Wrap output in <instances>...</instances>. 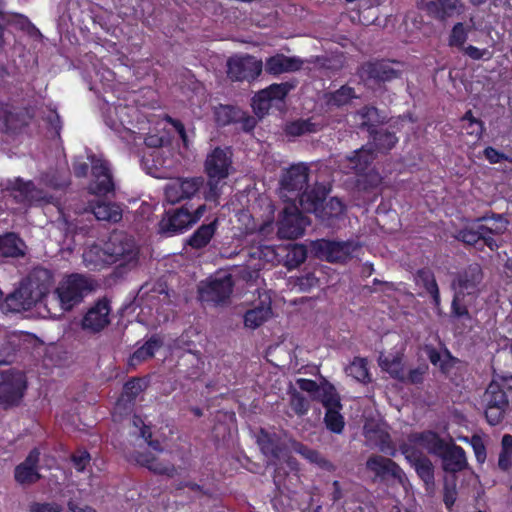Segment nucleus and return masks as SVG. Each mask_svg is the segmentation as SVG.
<instances>
[{"instance_id":"nucleus-1","label":"nucleus","mask_w":512,"mask_h":512,"mask_svg":"<svg viewBox=\"0 0 512 512\" xmlns=\"http://www.w3.org/2000/svg\"><path fill=\"white\" fill-rule=\"evenodd\" d=\"M51 276L45 269L34 271L4 301V311L20 313L40 303L49 292Z\"/></svg>"},{"instance_id":"nucleus-2","label":"nucleus","mask_w":512,"mask_h":512,"mask_svg":"<svg viewBox=\"0 0 512 512\" xmlns=\"http://www.w3.org/2000/svg\"><path fill=\"white\" fill-rule=\"evenodd\" d=\"M482 280L481 268L478 265L470 266L453 282L455 291L452 302V312L457 317L468 316L467 306L474 299L477 287Z\"/></svg>"},{"instance_id":"nucleus-3","label":"nucleus","mask_w":512,"mask_h":512,"mask_svg":"<svg viewBox=\"0 0 512 512\" xmlns=\"http://www.w3.org/2000/svg\"><path fill=\"white\" fill-rule=\"evenodd\" d=\"M93 288L94 284L90 278L80 274H71L60 281L55 294L61 309L68 311L80 303Z\"/></svg>"},{"instance_id":"nucleus-4","label":"nucleus","mask_w":512,"mask_h":512,"mask_svg":"<svg viewBox=\"0 0 512 512\" xmlns=\"http://www.w3.org/2000/svg\"><path fill=\"white\" fill-rule=\"evenodd\" d=\"M326 193V187L321 186L313 195L311 193L303 194L300 198L301 208L306 212L314 213L318 218L327 222L341 217L345 210L343 203L338 198H330L323 203Z\"/></svg>"},{"instance_id":"nucleus-5","label":"nucleus","mask_w":512,"mask_h":512,"mask_svg":"<svg viewBox=\"0 0 512 512\" xmlns=\"http://www.w3.org/2000/svg\"><path fill=\"white\" fill-rule=\"evenodd\" d=\"M111 264L134 267L138 260V249L132 237L125 233H113L105 243Z\"/></svg>"},{"instance_id":"nucleus-6","label":"nucleus","mask_w":512,"mask_h":512,"mask_svg":"<svg viewBox=\"0 0 512 512\" xmlns=\"http://www.w3.org/2000/svg\"><path fill=\"white\" fill-rule=\"evenodd\" d=\"M307 181L308 167L306 165L298 164L291 166L284 173L281 179V197L285 201L295 202L296 200H298V202L300 203V198L303 194L311 193L313 195L317 190H304L307 186Z\"/></svg>"},{"instance_id":"nucleus-7","label":"nucleus","mask_w":512,"mask_h":512,"mask_svg":"<svg viewBox=\"0 0 512 512\" xmlns=\"http://www.w3.org/2000/svg\"><path fill=\"white\" fill-rule=\"evenodd\" d=\"M374 159V153L370 146H364L358 151H355L353 155L345 157V166L343 167L345 172L354 171L361 178L358 179L359 185L363 188L375 187L380 184L381 177L374 171L370 170L367 174L362 173L368 168L369 164Z\"/></svg>"},{"instance_id":"nucleus-8","label":"nucleus","mask_w":512,"mask_h":512,"mask_svg":"<svg viewBox=\"0 0 512 512\" xmlns=\"http://www.w3.org/2000/svg\"><path fill=\"white\" fill-rule=\"evenodd\" d=\"M26 389V379L22 372L12 369L0 370V406L17 404Z\"/></svg>"},{"instance_id":"nucleus-9","label":"nucleus","mask_w":512,"mask_h":512,"mask_svg":"<svg viewBox=\"0 0 512 512\" xmlns=\"http://www.w3.org/2000/svg\"><path fill=\"white\" fill-rule=\"evenodd\" d=\"M316 255L328 262H346L351 259L360 248L355 241L317 240L313 244Z\"/></svg>"},{"instance_id":"nucleus-10","label":"nucleus","mask_w":512,"mask_h":512,"mask_svg":"<svg viewBox=\"0 0 512 512\" xmlns=\"http://www.w3.org/2000/svg\"><path fill=\"white\" fill-rule=\"evenodd\" d=\"M308 219L303 216L295 202L284 207L278 220V236L282 239H297L302 236Z\"/></svg>"},{"instance_id":"nucleus-11","label":"nucleus","mask_w":512,"mask_h":512,"mask_svg":"<svg viewBox=\"0 0 512 512\" xmlns=\"http://www.w3.org/2000/svg\"><path fill=\"white\" fill-rule=\"evenodd\" d=\"M136 109L133 107L118 105L109 108L106 115V124L126 142H136V131L127 127V124H132L131 118L136 114Z\"/></svg>"},{"instance_id":"nucleus-12","label":"nucleus","mask_w":512,"mask_h":512,"mask_svg":"<svg viewBox=\"0 0 512 512\" xmlns=\"http://www.w3.org/2000/svg\"><path fill=\"white\" fill-rule=\"evenodd\" d=\"M233 282L231 275L220 273L202 283L199 288L200 297L203 301L215 303L224 302L232 293Z\"/></svg>"},{"instance_id":"nucleus-13","label":"nucleus","mask_w":512,"mask_h":512,"mask_svg":"<svg viewBox=\"0 0 512 512\" xmlns=\"http://www.w3.org/2000/svg\"><path fill=\"white\" fill-rule=\"evenodd\" d=\"M227 73L232 80L255 79L263 68L261 60L251 55L231 57L227 62Z\"/></svg>"},{"instance_id":"nucleus-14","label":"nucleus","mask_w":512,"mask_h":512,"mask_svg":"<svg viewBox=\"0 0 512 512\" xmlns=\"http://www.w3.org/2000/svg\"><path fill=\"white\" fill-rule=\"evenodd\" d=\"M364 436L369 446L377 447L381 452L390 456L396 455V450L391 443L387 425L382 420H367L364 425Z\"/></svg>"},{"instance_id":"nucleus-15","label":"nucleus","mask_w":512,"mask_h":512,"mask_svg":"<svg viewBox=\"0 0 512 512\" xmlns=\"http://www.w3.org/2000/svg\"><path fill=\"white\" fill-rule=\"evenodd\" d=\"M289 83H275L256 94L252 101V107L258 117H263L275 102H281L292 89Z\"/></svg>"},{"instance_id":"nucleus-16","label":"nucleus","mask_w":512,"mask_h":512,"mask_svg":"<svg viewBox=\"0 0 512 512\" xmlns=\"http://www.w3.org/2000/svg\"><path fill=\"white\" fill-rule=\"evenodd\" d=\"M89 159L93 176V181L89 186L90 192L95 195H106L113 191L114 183L107 161L96 155L90 156Z\"/></svg>"},{"instance_id":"nucleus-17","label":"nucleus","mask_w":512,"mask_h":512,"mask_svg":"<svg viewBox=\"0 0 512 512\" xmlns=\"http://www.w3.org/2000/svg\"><path fill=\"white\" fill-rule=\"evenodd\" d=\"M202 177L179 178L167 183L164 189L168 202L175 204L183 199L193 197L203 186Z\"/></svg>"},{"instance_id":"nucleus-18","label":"nucleus","mask_w":512,"mask_h":512,"mask_svg":"<svg viewBox=\"0 0 512 512\" xmlns=\"http://www.w3.org/2000/svg\"><path fill=\"white\" fill-rule=\"evenodd\" d=\"M150 157L152 164L149 173L156 178L168 177L179 163L178 156L170 145L154 150Z\"/></svg>"},{"instance_id":"nucleus-19","label":"nucleus","mask_w":512,"mask_h":512,"mask_svg":"<svg viewBox=\"0 0 512 512\" xmlns=\"http://www.w3.org/2000/svg\"><path fill=\"white\" fill-rule=\"evenodd\" d=\"M111 307L107 300H99L84 315L82 328L90 332H99L110 323Z\"/></svg>"},{"instance_id":"nucleus-20","label":"nucleus","mask_w":512,"mask_h":512,"mask_svg":"<svg viewBox=\"0 0 512 512\" xmlns=\"http://www.w3.org/2000/svg\"><path fill=\"white\" fill-rule=\"evenodd\" d=\"M231 157L232 153L229 149H214L205 161L208 177L227 178L232 163Z\"/></svg>"},{"instance_id":"nucleus-21","label":"nucleus","mask_w":512,"mask_h":512,"mask_svg":"<svg viewBox=\"0 0 512 512\" xmlns=\"http://www.w3.org/2000/svg\"><path fill=\"white\" fill-rule=\"evenodd\" d=\"M421 9L431 18L446 21L461 14L463 7L459 0H431L424 2Z\"/></svg>"},{"instance_id":"nucleus-22","label":"nucleus","mask_w":512,"mask_h":512,"mask_svg":"<svg viewBox=\"0 0 512 512\" xmlns=\"http://www.w3.org/2000/svg\"><path fill=\"white\" fill-rule=\"evenodd\" d=\"M400 450L406 460L414 466L417 474L425 484H432L434 480V472L431 461L424 457L420 451L415 450L408 444H401Z\"/></svg>"},{"instance_id":"nucleus-23","label":"nucleus","mask_w":512,"mask_h":512,"mask_svg":"<svg viewBox=\"0 0 512 512\" xmlns=\"http://www.w3.org/2000/svg\"><path fill=\"white\" fill-rule=\"evenodd\" d=\"M403 444H408L418 451L419 448H422L438 456L444 451V447L446 446V443L432 431L412 433Z\"/></svg>"},{"instance_id":"nucleus-24","label":"nucleus","mask_w":512,"mask_h":512,"mask_svg":"<svg viewBox=\"0 0 512 512\" xmlns=\"http://www.w3.org/2000/svg\"><path fill=\"white\" fill-rule=\"evenodd\" d=\"M367 468L374 472L377 476L386 477L391 476L397 479L400 483L406 480L404 471L389 458L374 455L371 456L366 463Z\"/></svg>"},{"instance_id":"nucleus-25","label":"nucleus","mask_w":512,"mask_h":512,"mask_svg":"<svg viewBox=\"0 0 512 512\" xmlns=\"http://www.w3.org/2000/svg\"><path fill=\"white\" fill-rule=\"evenodd\" d=\"M39 455L37 449L32 450L25 461L15 468V479L19 484H32L40 478L37 466Z\"/></svg>"},{"instance_id":"nucleus-26","label":"nucleus","mask_w":512,"mask_h":512,"mask_svg":"<svg viewBox=\"0 0 512 512\" xmlns=\"http://www.w3.org/2000/svg\"><path fill=\"white\" fill-rule=\"evenodd\" d=\"M14 197L18 201L28 202L30 204H45L49 203L51 197L47 195L43 190L36 188L31 182H23L17 180Z\"/></svg>"},{"instance_id":"nucleus-27","label":"nucleus","mask_w":512,"mask_h":512,"mask_svg":"<svg viewBox=\"0 0 512 512\" xmlns=\"http://www.w3.org/2000/svg\"><path fill=\"white\" fill-rule=\"evenodd\" d=\"M193 225L192 213L187 209L175 210L161 221V230L169 234L181 233Z\"/></svg>"},{"instance_id":"nucleus-28","label":"nucleus","mask_w":512,"mask_h":512,"mask_svg":"<svg viewBox=\"0 0 512 512\" xmlns=\"http://www.w3.org/2000/svg\"><path fill=\"white\" fill-rule=\"evenodd\" d=\"M301 66L302 61L299 58L288 57L283 54L272 56L265 63L266 71L273 75L294 72L299 70Z\"/></svg>"},{"instance_id":"nucleus-29","label":"nucleus","mask_w":512,"mask_h":512,"mask_svg":"<svg viewBox=\"0 0 512 512\" xmlns=\"http://www.w3.org/2000/svg\"><path fill=\"white\" fill-rule=\"evenodd\" d=\"M439 456L442 457L444 470L449 472L460 471L467 464L464 450L456 445L446 444Z\"/></svg>"},{"instance_id":"nucleus-30","label":"nucleus","mask_w":512,"mask_h":512,"mask_svg":"<svg viewBox=\"0 0 512 512\" xmlns=\"http://www.w3.org/2000/svg\"><path fill=\"white\" fill-rule=\"evenodd\" d=\"M377 81H390L398 77L399 70L395 64L387 61L369 63L363 67V75Z\"/></svg>"},{"instance_id":"nucleus-31","label":"nucleus","mask_w":512,"mask_h":512,"mask_svg":"<svg viewBox=\"0 0 512 512\" xmlns=\"http://www.w3.org/2000/svg\"><path fill=\"white\" fill-rule=\"evenodd\" d=\"M249 254L253 261L248 264V268L252 269V271L247 275L248 280L256 278L258 276V272L263 269L264 264L272 262L276 257L274 248L267 245L253 249Z\"/></svg>"},{"instance_id":"nucleus-32","label":"nucleus","mask_w":512,"mask_h":512,"mask_svg":"<svg viewBox=\"0 0 512 512\" xmlns=\"http://www.w3.org/2000/svg\"><path fill=\"white\" fill-rule=\"evenodd\" d=\"M271 315L270 298L265 295L259 306L250 309L245 313L244 324L248 328L255 329L266 322Z\"/></svg>"},{"instance_id":"nucleus-33","label":"nucleus","mask_w":512,"mask_h":512,"mask_svg":"<svg viewBox=\"0 0 512 512\" xmlns=\"http://www.w3.org/2000/svg\"><path fill=\"white\" fill-rule=\"evenodd\" d=\"M89 211L94 214L97 220L118 222L122 218V209L119 205L108 202H97L89 205Z\"/></svg>"},{"instance_id":"nucleus-34","label":"nucleus","mask_w":512,"mask_h":512,"mask_svg":"<svg viewBox=\"0 0 512 512\" xmlns=\"http://www.w3.org/2000/svg\"><path fill=\"white\" fill-rule=\"evenodd\" d=\"M109 256L106 253V246L91 245L83 253V262L89 269H101L102 267L111 264L108 260Z\"/></svg>"},{"instance_id":"nucleus-35","label":"nucleus","mask_w":512,"mask_h":512,"mask_svg":"<svg viewBox=\"0 0 512 512\" xmlns=\"http://www.w3.org/2000/svg\"><path fill=\"white\" fill-rule=\"evenodd\" d=\"M26 245L15 234L9 233L0 237V256L22 257L25 255Z\"/></svg>"},{"instance_id":"nucleus-36","label":"nucleus","mask_w":512,"mask_h":512,"mask_svg":"<svg viewBox=\"0 0 512 512\" xmlns=\"http://www.w3.org/2000/svg\"><path fill=\"white\" fill-rule=\"evenodd\" d=\"M378 362L382 370L389 373L393 378L402 381L405 380V373L401 354H381L379 356Z\"/></svg>"},{"instance_id":"nucleus-37","label":"nucleus","mask_w":512,"mask_h":512,"mask_svg":"<svg viewBox=\"0 0 512 512\" xmlns=\"http://www.w3.org/2000/svg\"><path fill=\"white\" fill-rule=\"evenodd\" d=\"M145 383L140 379H133L127 382L124 386L123 393L116 403L115 409L121 412L122 409H126L143 390Z\"/></svg>"},{"instance_id":"nucleus-38","label":"nucleus","mask_w":512,"mask_h":512,"mask_svg":"<svg viewBox=\"0 0 512 512\" xmlns=\"http://www.w3.org/2000/svg\"><path fill=\"white\" fill-rule=\"evenodd\" d=\"M15 24L21 29L31 26L27 17L20 14H11L5 11L4 3L0 2V45L5 43L4 30L7 25Z\"/></svg>"},{"instance_id":"nucleus-39","label":"nucleus","mask_w":512,"mask_h":512,"mask_svg":"<svg viewBox=\"0 0 512 512\" xmlns=\"http://www.w3.org/2000/svg\"><path fill=\"white\" fill-rule=\"evenodd\" d=\"M483 401L485 405L499 406L502 408L508 407L506 393L501 389V384L498 380H492L489 384L484 393Z\"/></svg>"},{"instance_id":"nucleus-40","label":"nucleus","mask_w":512,"mask_h":512,"mask_svg":"<svg viewBox=\"0 0 512 512\" xmlns=\"http://www.w3.org/2000/svg\"><path fill=\"white\" fill-rule=\"evenodd\" d=\"M12 338V331L0 326V365L11 363L16 355Z\"/></svg>"},{"instance_id":"nucleus-41","label":"nucleus","mask_w":512,"mask_h":512,"mask_svg":"<svg viewBox=\"0 0 512 512\" xmlns=\"http://www.w3.org/2000/svg\"><path fill=\"white\" fill-rule=\"evenodd\" d=\"M470 31L471 26L469 25L462 22L454 24L448 36V46L461 51L467 45Z\"/></svg>"},{"instance_id":"nucleus-42","label":"nucleus","mask_w":512,"mask_h":512,"mask_svg":"<svg viewBox=\"0 0 512 512\" xmlns=\"http://www.w3.org/2000/svg\"><path fill=\"white\" fill-rule=\"evenodd\" d=\"M136 460L139 464L147 467L155 473L169 474L173 471V467L169 463H166L163 459H160L152 452H149L148 454H140Z\"/></svg>"},{"instance_id":"nucleus-43","label":"nucleus","mask_w":512,"mask_h":512,"mask_svg":"<svg viewBox=\"0 0 512 512\" xmlns=\"http://www.w3.org/2000/svg\"><path fill=\"white\" fill-rule=\"evenodd\" d=\"M160 347L161 341L156 337L151 338L133 353L130 357L129 364L136 366L151 358Z\"/></svg>"},{"instance_id":"nucleus-44","label":"nucleus","mask_w":512,"mask_h":512,"mask_svg":"<svg viewBox=\"0 0 512 512\" xmlns=\"http://www.w3.org/2000/svg\"><path fill=\"white\" fill-rule=\"evenodd\" d=\"M214 115L219 125H227L243 117V111L233 106L219 105L214 108Z\"/></svg>"},{"instance_id":"nucleus-45","label":"nucleus","mask_w":512,"mask_h":512,"mask_svg":"<svg viewBox=\"0 0 512 512\" xmlns=\"http://www.w3.org/2000/svg\"><path fill=\"white\" fill-rule=\"evenodd\" d=\"M216 230L215 223L202 225L199 227L189 239V245L199 249L206 246L213 237Z\"/></svg>"},{"instance_id":"nucleus-46","label":"nucleus","mask_w":512,"mask_h":512,"mask_svg":"<svg viewBox=\"0 0 512 512\" xmlns=\"http://www.w3.org/2000/svg\"><path fill=\"white\" fill-rule=\"evenodd\" d=\"M315 398L321 401L326 409L341 408L339 396L335 388L330 384L320 385Z\"/></svg>"},{"instance_id":"nucleus-47","label":"nucleus","mask_w":512,"mask_h":512,"mask_svg":"<svg viewBox=\"0 0 512 512\" xmlns=\"http://www.w3.org/2000/svg\"><path fill=\"white\" fill-rule=\"evenodd\" d=\"M258 444L266 456L280 459L281 450L275 435H270L262 430L258 436Z\"/></svg>"},{"instance_id":"nucleus-48","label":"nucleus","mask_w":512,"mask_h":512,"mask_svg":"<svg viewBox=\"0 0 512 512\" xmlns=\"http://www.w3.org/2000/svg\"><path fill=\"white\" fill-rule=\"evenodd\" d=\"M12 337L16 353L18 351H29L40 344L39 339L31 333L12 331Z\"/></svg>"},{"instance_id":"nucleus-49","label":"nucleus","mask_w":512,"mask_h":512,"mask_svg":"<svg viewBox=\"0 0 512 512\" xmlns=\"http://www.w3.org/2000/svg\"><path fill=\"white\" fill-rule=\"evenodd\" d=\"M508 221L501 215H497L491 219H485L484 223L479 224V233L486 234H502L507 230Z\"/></svg>"},{"instance_id":"nucleus-50","label":"nucleus","mask_w":512,"mask_h":512,"mask_svg":"<svg viewBox=\"0 0 512 512\" xmlns=\"http://www.w3.org/2000/svg\"><path fill=\"white\" fill-rule=\"evenodd\" d=\"M347 375L360 382H369L370 374L367 362L364 358H355L349 366L346 367Z\"/></svg>"},{"instance_id":"nucleus-51","label":"nucleus","mask_w":512,"mask_h":512,"mask_svg":"<svg viewBox=\"0 0 512 512\" xmlns=\"http://www.w3.org/2000/svg\"><path fill=\"white\" fill-rule=\"evenodd\" d=\"M292 449L307 459L309 462L319 465L320 467L329 466V462L325 460L316 450L310 449L297 441H291Z\"/></svg>"},{"instance_id":"nucleus-52","label":"nucleus","mask_w":512,"mask_h":512,"mask_svg":"<svg viewBox=\"0 0 512 512\" xmlns=\"http://www.w3.org/2000/svg\"><path fill=\"white\" fill-rule=\"evenodd\" d=\"M462 129L466 132V134L474 136L475 138H480L483 131L484 126L483 122L476 119L471 111H467L465 115L461 119Z\"/></svg>"},{"instance_id":"nucleus-53","label":"nucleus","mask_w":512,"mask_h":512,"mask_svg":"<svg viewBox=\"0 0 512 512\" xmlns=\"http://www.w3.org/2000/svg\"><path fill=\"white\" fill-rule=\"evenodd\" d=\"M341 408L326 409L325 423L327 428L334 433H341L344 428V418L340 414Z\"/></svg>"},{"instance_id":"nucleus-54","label":"nucleus","mask_w":512,"mask_h":512,"mask_svg":"<svg viewBox=\"0 0 512 512\" xmlns=\"http://www.w3.org/2000/svg\"><path fill=\"white\" fill-rule=\"evenodd\" d=\"M207 190L204 192L205 199L208 201H217L222 194L226 178L208 177Z\"/></svg>"},{"instance_id":"nucleus-55","label":"nucleus","mask_w":512,"mask_h":512,"mask_svg":"<svg viewBox=\"0 0 512 512\" xmlns=\"http://www.w3.org/2000/svg\"><path fill=\"white\" fill-rule=\"evenodd\" d=\"M418 277L423 282L426 291L433 297L435 304L438 305L440 302V295L434 276L430 272L422 271L419 273Z\"/></svg>"},{"instance_id":"nucleus-56","label":"nucleus","mask_w":512,"mask_h":512,"mask_svg":"<svg viewBox=\"0 0 512 512\" xmlns=\"http://www.w3.org/2000/svg\"><path fill=\"white\" fill-rule=\"evenodd\" d=\"M460 52L472 60L488 61L493 57V52L490 51L489 49L478 48L473 45H466Z\"/></svg>"},{"instance_id":"nucleus-57","label":"nucleus","mask_w":512,"mask_h":512,"mask_svg":"<svg viewBox=\"0 0 512 512\" xmlns=\"http://www.w3.org/2000/svg\"><path fill=\"white\" fill-rule=\"evenodd\" d=\"M353 97H355L353 89L350 87L342 86L331 95L329 103L335 106H342L347 104Z\"/></svg>"},{"instance_id":"nucleus-58","label":"nucleus","mask_w":512,"mask_h":512,"mask_svg":"<svg viewBox=\"0 0 512 512\" xmlns=\"http://www.w3.org/2000/svg\"><path fill=\"white\" fill-rule=\"evenodd\" d=\"M306 257L307 252L305 247L302 245H294L287 254V262L292 266H298L305 261Z\"/></svg>"},{"instance_id":"nucleus-59","label":"nucleus","mask_w":512,"mask_h":512,"mask_svg":"<svg viewBox=\"0 0 512 512\" xmlns=\"http://www.w3.org/2000/svg\"><path fill=\"white\" fill-rule=\"evenodd\" d=\"M376 145L380 150H389L397 142V138L390 132H378L374 137Z\"/></svg>"},{"instance_id":"nucleus-60","label":"nucleus","mask_w":512,"mask_h":512,"mask_svg":"<svg viewBox=\"0 0 512 512\" xmlns=\"http://www.w3.org/2000/svg\"><path fill=\"white\" fill-rule=\"evenodd\" d=\"M506 410L507 408L486 405L485 416L487 421L491 425L499 424L503 420Z\"/></svg>"},{"instance_id":"nucleus-61","label":"nucleus","mask_w":512,"mask_h":512,"mask_svg":"<svg viewBox=\"0 0 512 512\" xmlns=\"http://www.w3.org/2000/svg\"><path fill=\"white\" fill-rule=\"evenodd\" d=\"M313 125L309 121L300 120L287 126V133L293 136H299L307 132H313Z\"/></svg>"},{"instance_id":"nucleus-62","label":"nucleus","mask_w":512,"mask_h":512,"mask_svg":"<svg viewBox=\"0 0 512 512\" xmlns=\"http://www.w3.org/2000/svg\"><path fill=\"white\" fill-rule=\"evenodd\" d=\"M290 404L292 409L298 415H304L309 409L308 401L299 393H293L291 396Z\"/></svg>"},{"instance_id":"nucleus-63","label":"nucleus","mask_w":512,"mask_h":512,"mask_svg":"<svg viewBox=\"0 0 512 512\" xmlns=\"http://www.w3.org/2000/svg\"><path fill=\"white\" fill-rule=\"evenodd\" d=\"M358 115L361 118L360 125L362 126H372L378 122V113L374 107H365Z\"/></svg>"},{"instance_id":"nucleus-64","label":"nucleus","mask_w":512,"mask_h":512,"mask_svg":"<svg viewBox=\"0 0 512 512\" xmlns=\"http://www.w3.org/2000/svg\"><path fill=\"white\" fill-rule=\"evenodd\" d=\"M74 467L81 472L90 462V455L86 451H79L72 456Z\"/></svg>"}]
</instances>
